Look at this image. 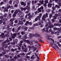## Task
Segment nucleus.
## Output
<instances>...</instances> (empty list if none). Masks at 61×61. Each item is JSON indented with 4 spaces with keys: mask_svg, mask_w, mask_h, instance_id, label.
<instances>
[{
    "mask_svg": "<svg viewBox=\"0 0 61 61\" xmlns=\"http://www.w3.org/2000/svg\"><path fill=\"white\" fill-rule=\"evenodd\" d=\"M21 5H24V6L25 5V4L24 3V2H22L21 3Z\"/></svg>",
    "mask_w": 61,
    "mask_h": 61,
    "instance_id": "15",
    "label": "nucleus"
},
{
    "mask_svg": "<svg viewBox=\"0 0 61 61\" xmlns=\"http://www.w3.org/2000/svg\"><path fill=\"white\" fill-rule=\"evenodd\" d=\"M29 24V22L28 21H27L26 22V24H25V25H27V24Z\"/></svg>",
    "mask_w": 61,
    "mask_h": 61,
    "instance_id": "22",
    "label": "nucleus"
},
{
    "mask_svg": "<svg viewBox=\"0 0 61 61\" xmlns=\"http://www.w3.org/2000/svg\"><path fill=\"white\" fill-rule=\"evenodd\" d=\"M12 31L13 32H15V29L13 28L12 30Z\"/></svg>",
    "mask_w": 61,
    "mask_h": 61,
    "instance_id": "46",
    "label": "nucleus"
},
{
    "mask_svg": "<svg viewBox=\"0 0 61 61\" xmlns=\"http://www.w3.org/2000/svg\"><path fill=\"white\" fill-rule=\"evenodd\" d=\"M17 11H18L20 13V10H16V11L14 12V13L13 15V17H15V16H16V14L17 13Z\"/></svg>",
    "mask_w": 61,
    "mask_h": 61,
    "instance_id": "3",
    "label": "nucleus"
},
{
    "mask_svg": "<svg viewBox=\"0 0 61 61\" xmlns=\"http://www.w3.org/2000/svg\"><path fill=\"white\" fill-rule=\"evenodd\" d=\"M44 6H46V3L44 4Z\"/></svg>",
    "mask_w": 61,
    "mask_h": 61,
    "instance_id": "35",
    "label": "nucleus"
},
{
    "mask_svg": "<svg viewBox=\"0 0 61 61\" xmlns=\"http://www.w3.org/2000/svg\"><path fill=\"white\" fill-rule=\"evenodd\" d=\"M17 58V57L16 56H15V57H14V59H16V58Z\"/></svg>",
    "mask_w": 61,
    "mask_h": 61,
    "instance_id": "44",
    "label": "nucleus"
},
{
    "mask_svg": "<svg viewBox=\"0 0 61 61\" xmlns=\"http://www.w3.org/2000/svg\"><path fill=\"white\" fill-rule=\"evenodd\" d=\"M48 14H47V13H46V15H43L42 18V20L45 22V19L46 18V17H48Z\"/></svg>",
    "mask_w": 61,
    "mask_h": 61,
    "instance_id": "2",
    "label": "nucleus"
},
{
    "mask_svg": "<svg viewBox=\"0 0 61 61\" xmlns=\"http://www.w3.org/2000/svg\"><path fill=\"white\" fill-rule=\"evenodd\" d=\"M26 57L27 58H30V57L28 56H26Z\"/></svg>",
    "mask_w": 61,
    "mask_h": 61,
    "instance_id": "47",
    "label": "nucleus"
},
{
    "mask_svg": "<svg viewBox=\"0 0 61 61\" xmlns=\"http://www.w3.org/2000/svg\"><path fill=\"white\" fill-rule=\"evenodd\" d=\"M51 46L52 47H53V48H54V49H56V47H55L54 46H53V45H54V44H53V43H51Z\"/></svg>",
    "mask_w": 61,
    "mask_h": 61,
    "instance_id": "11",
    "label": "nucleus"
},
{
    "mask_svg": "<svg viewBox=\"0 0 61 61\" xmlns=\"http://www.w3.org/2000/svg\"><path fill=\"white\" fill-rule=\"evenodd\" d=\"M9 39H10V41H12V38H10Z\"/></svg>",
    "mask_w": 61,
    "mask_h": 61,
    "instance_id": "51",
    "label": "nucleus"
},
{
    "mask_svg": "<svg viewBox=\"0 0 61 61\" xmlns=\"http://www.w3.org/2000/svg\"><path fill=\"white\" fill-rule=\"evenodd\" d=\"M21 35H24L25 34V33L23 32H21Z\"/></svg>",
    "mask_w": 61,
    "mask_h": 61,
    "instance_id": "25",
    "label": "nucleus"
},
{
    "mask_svg": "<svg viewBox=\"0 0 61 61\" xmlns=\"http://www.w3.org/2000/svg\"><path fill=\"white\" fill-rule=\"evenodd\" d=\"M54 30H58V31H59V32H58V33H61V29H60L59 28H54Z\"/></svg>",
    "mask_w": 61,
    "mask_h": 61,
    "instance_id": "4",
    "label": "nucleus"
},
{
    "mask_svg": "<svg viewBox=\"0 0 61 61\" xmlns=\"http://www.w3.org/2000/svg\"><path fill=\"white\" fill-rule=\"evenodd\" d=\"M11 50L12 51H15V50L14 49H11Z\"/></svg>",
    "mask_w": 61,
    "mask_h": 61,
    "instance_id": "42",
    "label": "nucleus"
},
{
    "mask_svg": "<svg viewBox=\"0 0 61 61\" xmlns=\"http://www.w3.org/2000/svg\"><path fill=\"white\" fill-rule=\"evenodd\" d=\"M54 25L55 26H58V25H59V24H55Z\"/></svg>",
    "mask_w": 61,
    "mask_h": 61,
    "instance_id": "30",
    "label": "nucleus"
},
{
    "mask_svg": "<svg viewBox=\"0 0 61 61\" xmlns=\"http://www.w3.org/2000/svg\"><path fill=\"white\" fill-rule=\"evenodd\" d=\"M18 30H20V27H19L18 28Z\"/></svg>",
    "mask_w": 61,
    "mask_h": 61,
    "instance_id": "62",
    "label": "nucleus"
},
{
    "mask_svg": "<svg viewBox=\"0 0 61 61\" xmlns=\"http://www.w3.org/2000/svg\"><path fill=\"white\" fill-rule=\"evenodd\" d=\"M21 55H25V54L24 53H22V54H21Z\"/></svg>",
    "mask_w": 61,
    "mask_h": 61,
    "instance_id": "57",
    "label": "nucleus"
},
{
    "mask_svg": "<svg viewBox=\"0 0 61 61\" xmlns=\"http://www.w3.org/2000/svg\"><path fill=\"white\" fill-rule=\"evenodd\" d=\"M23 22L22 21H19V23H18V25H23Z\"/></svg>",
    "mask_w": 61,
    "mask_h": 61,
    "instance_id": "12",
    "label": "nucleus"
},
{
    "mask_svg": "<svg viewBox=\"0 0 61 61\" xmlns=\"http://www.w3.org/2000/svg\"><path fill=\"white\" fill-rule=\"evenodd\" d=\"M38 19L37 18H36L35 19V20L36 21H37Z\"/></svg>",
    "mask_w": 61,
    "mask_h": 61,
    "instance_id": "43",
    "label": "nucleus"
},
{
    "mask_svg": "<svg viewBox=\"0 0 61 61\" xmlns=\"http://www.w3.org/2000/svg\"><path fill=\"white\" fill-rule=\"evenodd\" d=\"M44 2L45 4H47V3H48V1L47 0H45Z\"/></svg>",
    "mask_w": 61,
    "mask_h": 61,
    "instance_id": "18",
    "label": "nucleus"
},
{
    "mask_svg": "<svg viewBox=\"0 0 61 61\" xmlns=\"http://www.w3.org/2000/svg\"><path fill=\"white\" fill-rule=\"evenodd\" d=\"M41 16H42V14H39V15L38 16V18L39 20H40V17H41Z\"/></svg>",
    "mask_w": 61,
    "mask_h": 61,
    "instance_id": "7",
    "label": "nucleus"
},
{
    "mask_svg": "<svg viewBox=\"0 0 61 61\" xmlns=\"http://www.w3.org/2000/svg\"><path fill=\"white\" fill-rule=\"evenodd\" d=\"M59 5H60V6H61V3H59Z\"/></svg>",
    "mask_w": 61,
    "mask_h": 61,
    "instance_id": "52",
    "label": "nucleus"
},
{
    "mask_svg": "<svg viewBox=\"0 0 61 61\" xmlns=\"http://www.w3.org/2000/svg\"><path fill=\"white\" fill-rule=\"evenodd\" d=\"M30 15V13H29L27 14V15L29 16Z\"/></svg>",
    "mask_w": 61,
    "mask_h": 61,
    "instance_id": "61",
    "label": "nucleus"
},
{
    "mask_svg": "<svg viewBox=\"0 0 61 61\" xmlns=\"http://www.w3.org/2000/svg\"><path fill=\"white\" fill-rule=\"evenodd\" d=\"M32 5H33V4L34 3V1H32Z\"/></svg>",
    "mask_w": 61,
    "mask_h": 61,
    "instance_id": "58",
    "label": "nucleus"
},
{
    "mask_svg": "<svg viewBox=\"0 0 61 61\" xmlns=\"http://www.w3.org/2000/svg\"><path fill=\"white\" fill-rule=\"evenodd\" d=\"M18 22V21H17V20H16L15 21V23H16H16H17V22Z\"/></svg>",
    "mask_w": 61,
    "mask_h": 61,
    "instance_id": "37",
    "label": "nucleus"
},
{
    "mask_svg": "<svg viewBox=\"0 0 61 61\" xmlns=\"http://www.w3.org/2000/svg\"><path fill=\"white\" fill-rule=\"evenodd\" d=\"M54 46H55L56 47L57 49H59V48L58 47V46H57L56 44H54Z\"/></svg>",
    "mask_w": 61,
    "mask_h": 61,
    "instance_id": "17",
    "label": "nucleus"
},
{
    "mask_svg": "<svg viewBox=\"0 0 61 61\" xmlns=\"http://www.w3.org/2000/svg\"><path fill=\"white\" fill-rule=\"evenodd\" d=\"M19 46H20V47H21V46H22V44L20 43L19 45Z\"/></svg>",
    "mask_w": 61,
    "mask_h": 61,
    "instance_id": "48",
    "label": "nucleus"
},
{
    "mask_svg": "<svg viewBox=\"0 0 61 61\" xmlns=\"http://www.w3.org/2000/svg\"><path fill=\"white\" fill-rule=\"evenodd\" d=\"M3 4H4V2H2L0 3L1 5H3Z\"/></svg>",
    "mask_w": 61,
    "mask_h": 61,
    "instance_id": "34",
    "label": "nucleus"
},
{
    "mask_svg": "<svg viewBox=\"0 0 61 61\" xmlns=\"http://www.w3.org/2000/svg\"><path fill=\"white\" fill-rule=\"evenodd\" d=\"M39 58L38 56H37V61H39Z\"/></svg>",
    "mask_w": 61,
    "mask_h": 61,
    "instance_id": "24",
    "label": "nucleus"
},
{
    "mask_svg": "<svg viewBox=\"0 0 61 61\" xmlns=\"http://www.w3.org/2000/svg\"><path fill=\"white\" fill-rule=\"evenodd\" d=\"M39 2H40L42 5H43L44 4V1L43 0H42L41 1H39Z\"/></svg>",
    "mask_w": 61,
    "mask_h": 61,
    "instance_id": "16",
    "label": "nucleus"
},
{
    "mask_svg": "<svg viewBox=\"0 0 61 61\" xmlns=\"http://www.w3.org/2000/svg\"><path fill=\"white\" fill-rule=\"evenodd\" d=\"M34 50H33L34 51H36V49H37V48H34Z\"/></svg>",
    "mask_w": 61,
    "mask_h": 61,
    "instance_id": "32",
    "label": "nucleus"
},
{
    "mask_svg": "<svg viewBox=\"0 0 61 61\" xmlns=\"http://www.w3.org/2000/svg\"><path fill=\"white\" fill-rule=\"evenodd\" d=\"M52 9L53 10H55L56 8H55V7H53L52 8Z\"/></svg>",
    "mask_w": 61,
    "mask_h": 61,
    "instance_id": "33",
    "label": "nucleus"
},
{
    "mask_svg": "<svg viewBox=\"0 0 61 61\" xmlns=\"http://www.w3.org/2000/svg\"><path fill=\"white\" fill-rule=\"evenodd\" d=\"M2 22H3L1 20H0V24H1Z\"/></svg>",
    "mask_w": 61,
    "mask_h": 61,
    "instance_id": "40",
    "label": "nucleus"
},
{
    "mask_svg": "<svg viewBox=\"0 0 61 61\" xmlns=\"http://www.w3.org/2000/svg\"><path fill=\"white\" fill-rule=\"evenodd\" d=\"M27 27H25V30H27Z\"/></svg>",
    "mask_w": 61,
    "mask_h": 61,
    "instance_id": "59",
    "label": "nucleus"
},
{
    "mask_svg": "<svg viewBox=\"0 0 61 61\" xmlns=\"http://www.w3.org/2000/svg\"><path fill=\"white\" fill-rule=\"evenodd\" d=\"M30 36L29 37L30 38H31V37H33V36H34V35L33 34H28Z\"/></svg>",
    "mask_w": 61,
    "mask_h": 61,
    "instance_id": "8",
    "label": "nucleus"
},
{
    "mask_svg": "<svg viewBox=\"0 0 61 61\" xmlns=\"http://www.w3.org/2000/svg\"><path fill=\"white\" fill-rule=\"evenodd\" d=\"M32 8H33V9H35V6L34 5L32 6Z\"/></svg>",
    "mask_w": 61,
    "mask_h": 61,
    "instance_id": "60",
    "label": "nucleus"
},
{
    "mask_svg": "<svg viewBox=\"0 0 61 61\" xmlns=\"http://www.w3.org/2000/svg\"><path fill=\"white\" fill-rule=\"evenodd\" d=\"M49 31L51 32H52V30L51 29H50L49 30Z\"/></svg>",
    "mask_w": 61,
    "mask_h": 61,
    "instance_id": "50",
    "label": "nucleus"
},
{
    "mask_svg": "<svg viewBox=\"0 0 61 61\" xmlns=\"http://www.w3.org/2000/svg\"><path fill=\"white\" fill-rule=\"evenodd\" d=\"M26 8L27 9H30V6H29L28 7V6H26Z\"/></svg>",
    "mask_w": 61,
    "mask_h": 61,
    "instance_id": "21",
    "label": "nucleus"
},
{
    "mask_svg": "<svg viewBox=\"0 0 61 61\" xmlns=\"http://www.w3.org/2000/svg\"><path fill=\"white\" fill-rule=\"evenodd\" d=\"M23 38H24L25 39H26L27 38L26 37V35H25V36H23Z\"/></svg>",
    "mask_w": 61,
    "mask_h": 61,
    "instance_id": "19",
    "label": "nucleus"
},
{
    "mask_svg": "<svg viewBox=\"0 0 61 61\" xmlns=\"http://www.w3.org/2000/svg\"><path fill=\"white\" fill-rule=\"evenodd\" d=\"M52 5V4L51 3H49V4L48 5V6L50 7H51V5Z\"/></svg>",
    "mask_w": 61,
    "mask_h": 61,
    "instance_id": "13",
    "label": "nucleus"
},
{
    "mask_svg": "<svg viewBox=\"0 0 61 61\" xmlns=\"http://www.w3.org/2000/svg\"><path fill=\"white\" fill-rule=\"evenodd\" d=\"M44 9V8L43 6H41L40 8H39L38 10L39 13L41 12V10L42 9Z\"/></svg>",
    "mask_w": 61,
    "mask_h": 61,
    "instance_id": "5",
    "label": "nucleus"
},
{
    "mask_svg": "<svg viewBox=\"0 0 61 61\" xmlns=\"http://www.w3.org/2000/svg\"><path fill=\"white\" fill-rule=\"evenodd\" d=\"M51 40L52 41H53V43H54L55 42V41H54V40L53 39H52L51 38Z\"/></svg>",
    "mask_w": 61,
    "mask_h": 61,
    "instance_id": "26",
    "label": "nucleus"
},
{
    "mask_svg": "<svg viewBox=\"0 0 61 61\" xmlns=\"http://www.w3.org/2000/svg\"><path fill=\"white\" fill-rule=\"evenodd\" d=\"M53 18L54 19H56V17H55V16L53 17Z\"/></svg>",
    "mask_w": 61,
    "mask_h": 61,
    "instance_id": "36",
    "label": "nucleus"
},
{
    "mask_svg": "<svg viewBox=\"0 0 61 61\" xmlns=\"http://www.w3.org/2000/svg\"><path fill=\"white\" fill-rule=\"evenodd\" d=\"M38 5H41V4H39V3H38Z\"/></svg>",
    "mask_w": 61,
    "mask_h": 61,
    "instance_id": "63",
    "label": "nucleus"
},
{
    "mask_svg": "<svg viewBox=\"0 0 61 61\" xmlns=\"http://www.w3.org/2000/svg\"><path fill=\"white\" fill-rule=\"evenodd\" d=\"M49 27H50V28H51V27H54L53 26V25H51L49 26Z\"/></svg>",
    "mask_w": 61,
    "mask_h": 61,
    "instance_id": "20",
    "label": "nucleus"
},
{
    "mask_svg": "<svg viewBox=\"0 0 61 61\" xmlns=\"http://www.w3.org/2000/svg\"><path fill=\"white\" fill-rule=\"evenodd\" d=\"M21 10H22V11H23L24 10V8H21Z\"/></svg>",
    "mask_w": 61,
    "mask_h": 61,
    "instance_id": "41",
    "label": "nucleus"
},
{
    "mask_svg": "<svg viewBox=\"0 0 61 61\" xmlns=\"http://www.w3.org/2000/svg\"><path fill=\"white\" fill-rule=\"evenodd\" d=\"M23 21L24 22H25V21H26L24 19V20H23Z\"/></svg>",
    "mask_w": 61,
    "mask_h": 61,
    "instance_id": "39",
    "label": "nucleus"
},
{
    "mask_svg": "<svg viewBox=\"0 0 61 61\" xmlns=\"http://www.w3.org/2000/svg\"><path fill=\"white\" fill-rule=\"evenodd\" d=\"M55 7H58V8H59V7H60L59 6H58V5H56Z\"/></svg>",
    "mask_w": 61,
    "mask_h": 61,
    "instance_id": "28",
    "label": "nucleus"
},
{
    "mask_svg": "<svg viewBox=\"0 0 61 61\" xmlns=\"http://www.w3.org/2000/svg\"><path fill=\"white\" fill-rule=\"evenodd\" d=\"M29 24H30V25H32V24L30 22V23H29Z\"/></svg>",
    "mask_w": 61,
    "mask_h": 61,
    "instance_id": "64",
    "label": "nucleus"
},
{
    "mask_svg": "<svg viewBox=\"0 0 61 61\" xmlns=\"http://www.w3.org/2000/svg\"><path fill=\"white\" fill-rule=\"evenodd\" d=\"M34 25L35 26H38V24H34Z\"/></svg>",
    "mask_w": 61,
    "mask_h": 61,
    "instance_id": "23",
    "label": "nucleus"
},
{
    "mask_svg": "<svg viewBox=\"0 0 61 61\" xmlns=\"http://www.w3.org/2000/svg\"><path fill=\"white\" fill-rule=\"evenodd\" d=\"M13 36H16V34H13Z\"/></svg>",
    "mask_w": 61,
    "mask_h": 61,
    "instance_id": "31",
    "label": "nucleus"
},
{
    "mask_svg": "<svg viewBox=\"0 0 61 61\" xmlns=\"http://www.w3.org/2000/svg\"><path fill=\"white\" fill-rule=\"evenodd\" d=\"M15 7H17V5L15 4Z\"/></svg>",
    "mask_w": 61,
    "mask_h": 61,
    "instance_id": "45",
    "label": "nucleus"
},
{
    "mask_svg": "<svg viewBox=\"0 0 61 61\" xmlns=\"http://www.w3.org/2000/svg\"><path fill=\"white\" fill-rule=\"evenodd\" d=\"M51 16H52V14H51L50 15V16H49V17H50V18H51Z\"/></svg>",
    "mask_w": 61,
    "mask_h": 61,
    "instance_id": "49",
    "label": "nucleus"
},
{
    "mask_svg": "<svg viewBox=\"0 0 61 61\" xmlns=\"http://www.w3.org/2000/svg\"><path fill=\"white\" fill-rule=\"evenodd\" d=\"M22 49L23 51L25 52H26V51H27V49L24 48V46H22Z\"/></svg>",
    "mask_w": 61,
    "mask_h": 61,
    "instance_id": "6",
    "label": "nucleus"
},
{
    "mask_svg": "<svg viewBox=\"0 0 61 61\" xmlns=\"http://www.w3.org/2000/svg\"><path fill=\"white\" fill-rule=\"evenodd\" d=\"M35 14H37V11H36L35 12Z\"/></svg>",
    "mask_w": 61,
    "mask_h": 61,
    "instance_id": "55",
    "label": "nucleus"
},
{
    "mask_svg": "<svg viewBox=\"0 0 61 61\" xmlns=\"http://www.w3.org/2000/svg\"><path fill=\"white\" fill-rule=\"evenodd\" d=\"M6 41V42H9L10 41H9V40H7Z\"/></svg>",
    "mask_w": 61,
    "mask_h": 61,
    "instance_id": "53",
    "label": "nucleus"
},
{
    "mask_svg": "<svg viewBox=\"0 0 61 61\" xmlns=\"http://www.w3.org/2000/svg\"><path fill=\"white\" fill-rule=\"evenodd\" d=\"M35 48V46H32V47H31L30 46H29V48L30 49H31V48Z\"/></svg>",
    "mask_w": 61,
    "mask_h": 61,
    "instance_id": "14",
    "label": "nucleus"
},
{
    "mask_svg": "<svg viewBox=\"0 0 61 61\" xmlns=\"http://www.w3.org/2000/svg\"><path fill=\"white\" fill-rule=\"evenodd\" d=\"M58 14H55V16H58Z\"/></svg>",
    "mask_w": 61,
    "mask_h": 61,
    "instance_id": "56",
    "label": "nucleus"
},
{
    "mask_svg": "<svg viewBox=\"0 0 61 61\" xmlns=\"http://www.w3.org/2000/svg\"><path fill=\"white\" fill-rule=\"evenodd\" d=\"M5 11H6L7 12L8 11V10H7V9H6V8H5Z\"/></svg>",
    "mask_w": 61,
    "mask_h": 61,
    "instance_id": "27",
    "label": "nucleus"
},
{
    "mask_svg": "<svg viewBox=\"0 0 61 61\" xmlns=\"http://www.w3.org/2000/svg\"><path fill=\"white\" fill-rule=\"evenodd\" d=\"M48 26L47 25H46L45 27V28H44L42 30V31H45L46 33H48L49 31L48 30Z\"/></svg>",
    "mask_w": 61,
    "mask_h": 61,
    "instance_id": "1",
    "label": "nucleus"
},
{
    "mask_svg": "<svg viewBox=\"0 0 61 61\" xmlns=\"http://www.w3.org/2000/svg\"><path fill=\"white\" fill-rule=\"evenodd\" d=\"M12 2V0H10V4H11Z\"/></svg>",
    "mask_w": 61,
    "mask_h": 61,
    "instance_id": "38",
    "label": "nucleus"
},
{
    "mask_svg": "<svg viewBox=\"0 0 61 61\" xmlns=\"http://www.w3.org/2000/svg\"><path fill=\"white\" fill-rule=\"evenodd\" d=\"M0 36L2 37V38H5V36H4V33H2L1 35Z\"/></svg>",
    "mask_w": 61,
    "mask_h": 61,
    "instance_id": "9",
    "label": "nucleus"
},
{
    "mask_svg": "<svg viewBox=\"0 0 61 61\" xmlns=\"http://www.w3.org/2000/svg\"><path fill=\"white\" fill-rule=\"evenodd\" d=\"M13 12H14V10H11V13H13Z\"/></svg>",
    "mask_w": 61,
    "mask_h": 61,
    "instance_id": "54",
    "label": "nucleus"
},
{
    "mask_svg": "<svg viewBox=\"0 0 61 61\" xmlns=\"http://www.w3.org/2000/svg\"><path fill=\"white\" fill-rule=\"evenodd\" d=\"M10 7H11V6H10L9 5L8 7H7V9H9V8H10Z\"/></svg>",
    "mask_w": 61,
    "mask_h": 61,
    "instance_id": "29",
    "label": "nucleus"
},
{
    "mask_svg": "<svg viewBox=\"0 0 61 61\" xmlns=\"http://www.w3.org/2000/svg\"><path fill=\"white\" fill-rule=\"evenodd\" d=\"M23 41H24V42H27V43L28 44H29L30 43V42H29V41L28 40H26L25 39H24L23 40Z\"/></svg>",
    "mask_w": 61,
    "mask_h": 61,
    "instance_id": "10",
    "label": "nucleus"
}]
</instances>
